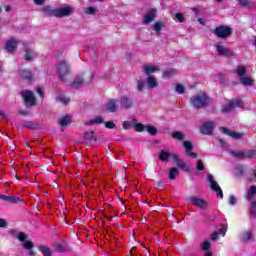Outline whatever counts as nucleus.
<instances>
[{
	"label": "nucleus",
	"mask_w": 256,
	"mask_h": 256,
	"mask_svg": "<svg viewBox=\"0 0 256 256\" xmlns=\"http://www.w3.org/2000/svg\"><path fill=\"white\" fill-rule=\"evenodd\" d=\"M56 71L60 81H62V83H68V76L71 75V63L67 60H61L57 63Z\"/></svg>",
	"instance_id": "1"
},
{
	"label": "nucleus",
	"mask_w": 256,
	"mask_h": 256,
	"mask_svg": "<svg viewBox=\"0 0 256 256\" xmlns=\"http://www.w3.org/2000/svg\"><path fill=\"white\" fill-rule=\"evenodd\" d=\"M190 101L195 109H203V107L209 105L211 98L207 95V92H202L192 96Z\"/></svg>",
	"instance_id": "2"
},
{
	"label": "nucleus",
	"mask_w": 256,
	"mask_h": 256,
	"mask_svg": "<svg viewBox=\"0 0 256 256\" xmlns=\"http://www.w3.org/2000/svg\"><path fill=\"white\" fill-rule=\"evenodd\" d=\"M85 74L78 75L75 77L74 81L70 83V86L73 89H81L85 83H91L93 81V78L95 77V74L89 72L88 78L85 79Z\"/></svg>",
	"instance_id": "3"
},
{
	"label": "nucleus",
	"mask_w": 256,
	"mask_h": 256,
	"mask_svg": "<svg viewBox=\"0 0 256 256\" xmlns=\"http://www.w3.org/2000/svg\"><path fill=\"white\" fill-rule=\"evenodd\" d=\"M212 33L215 37H218V39H227V37H231V35H233V28L227 25H220L212 29Z\"/></svg>",
	"instance_id": "4"
},
{
	"label": "nucleus",
	"mask_w": 256,
	"mask_h": 256,
	"mask_svg": "<svg viewBox=\"0 0 256 256\" xmlns=\"http://www.w3.org/2000/svg\"><path fill=\"white\" fill-rule=\"evenodd\" d=\"M239 108L241 109V107H243V101L239 98L230 100L226 105H224L221 109L222 113H229L231 111H233V109L235 108Z\"/></svg>",
	"instance_id": "5"
},
{
	"label": "nucleus",
	"mask_w": 256,
	"mask_h": 256,
	"mask_svg": "<svg viewBox=\"0 0 256 256\" xmlns=\"http://www.w3.org/2000/svg\"><path fill=\"white\" fill-rule=\"evenodd\" d=\"M22 98L24 99L26 107H35V105H37V98L33 94V91L26 90L22 92Z\"/></svg>",
	"instance_id": "6"
},
{
	"label": "nucleus",
	"mask_w": 256,
	"mask_h": 256,
	"mask_svg": "<svg viewBox=\"0 0 256 256\" xmlns=\"http://www.w3.org/2000/svg\"><path fill=\"white\" fill-rule=\"evenodd\" d=\"M231 155L236 159H256V150L232 151Z\"/></svg>",
	"instance_id": "7"
},
{
	"label": "nucleus",
	"mask_w": 256,
	"mask_h": 256,
	"mask_svg": "<svg viewBox=\"0 0 256 256\" xmlns=\"http://www.w3.org/2000/svg\"><path fill=\"white\" fill-rule=\"evenodd\" d=\"M216 51L218 53V55H220L221 57H226V58H230V57H235V52H233L231 49L225 47L223 45V43L219 42L216 46Z\"/></svg>",
	"instance_id": "8"
},
{
	"label": "nucleus",
	"mask_w": 256,
	"mask_h": 256,
	"mask_svg": "<svg viewBox=\"0 0 256 256\" xmlns=\"http://www.w3.org/2000/svg\"><path fill=\"white\" fill-rule=\"evenodd\" d=\"M187 200L189 201V203H192V205H194V207H197L198 209H207V201H205V199L203 198L189 196Z\"/></svg>",
	"instance_id": "9"
},
{
	"label": "nucleus",
	"mask_w": 256,
	"mask_h": 256,
	"mask_svg": "<svg viewBox=\"0 0 256 256\" xmlns=\"http://www.w3.org/2000/svg\"><path fill=\"white\" fill-rule=\"evenodd\" d=\"M71 15H73V8L71 6L57 8V19H63V17H69Z\"/></svg>",
	"instance_id": "10"
},
{
	"label": "nucleus",
	"mask_w": 256,
	"mask_h": 256,
	"mask_svg": "<svg viewBox=\"0 0 256 256\" xmlns=\"http://www.w3.org/2000/svg\"><path fill=\"white\" fill-rule=\"evenodd\" d=\"M216 127L215 122H204L200 128V133H202V135H211L213 133V129H216Z\"/></svg>",
	"instance_id": "11"
},
{
	"label": "nucleus",
	"mask_w": 256,
	"mask_h": 256,
	"mask_svg": "<svg viewBox=\"0 0 256 256\" xmlns=\"http://www.w3.org/2000/svg\"><path fill=\"white\" fill-rule=\"evenodd\" d=\"M4 49L6 53L13 55V53L17 51V39L10 38L9 40H7Z\"/></svg>",
	"instance_id": "12"
},
{
	"label": "nucleus",
	"mask_w": 256,
	"mask_h": 256,
	"mask_svg": "<svg viewBox=\"0 0 256 256\" xmlns=\"http://www.w3.org/2000/svg\"><path fill=\"white\" fill-rule=\"evenodd\" d=\"M106 111L108 113H115L117 109H119V99L117 98H112L110 99L105 106Z\"/></svg>",
	"instance_id": "13"
},
{
	"label": "nucleus",
	"mask_w": 256,
	"mask_h": 256,
	"mask_svg": "<svg viewBox=\"0 0 256 256\" xmlns=\"http://www.w3.org/2000/svg\"><path fill=\"white\" fill-rule=\"evenodd\" d=\"M120 103L123 109H133V107H135V101L127 95L120 97Z\"/></svg>",
	"instance_id": "14"
},
{
	"label": "nucleus",
	"mask_w": 256,
	"mask_h": 256,
	"mask_svg": "<svg viewBox=\"0 0 256 256\" xmlns=\"http://www.w3.org/2000/svg\"><path fill=\"white\" fill-rule=\"evenodd\" d=\"M23 50L25 52L24 59L25 61H33V55H35V51L29 47V43L23 42Z\"/></svg>",
	"instance_id": "15"
},
{
	"label": "nucleus",
	"mask_w": 256,
	"mask_h": 256,
	"mask_svg": "<svg viewBox=\"0 0 256 256\" xmlns=\"http://www.w3.org/2000/svg\"><path fill=\"white\" fill-rule=\"evenodd\" d=\"M1 201H6L7 203H12L13 205L21 203L23 199L15 196H7L5 194H0Z\"/></svg>",
	"instance_id": "16"
},
{
	"label": "nucleus",
	"mask_w": 256,
	"mask_h": 256,
	"mask_svg": "<svg viewBox=\"0 0 256 256\" xmlns=\"http://www.w3.org/2000/svg\"><path fill=\"white\" fill-rule=\"evenodd\" d=\"M173 161H175L177 167H179V169H182V171H189V168L187 167V164H185V162H183V160H181V158H179V156L177 154H174L172 156Z\"/></svg>",
	"instance_id": "17"
},
{
	"label": "nucleus",
	"mask_w": 256,
	"mask_h": 256,
	"mask_svg": "<svg viewBox=\"0 0 256 256\" xmlns=\"http://www.w3.org/2000/svg\"><path fill=\"white\" fill-rule=\"evenodd\" d=\"M157 15V10L155 8L150 9L149 13L144 16V23L149 25V23L153 22Z\"/></svg>",
	"instance_id": "18"
},
{
	"label": "nucleus",
	"mask_w": 256,
	"mask_h": 256,
	"mask_svg": "<svg viewBox=\"0 0 256 256\" xmlns=\"http://www.w3.org/2000/svg\"><path fill=\"white\" fill-rule=\"evenodd\" d=\"M222 133H225V135L232 137V139H241L243 137V134L229 130L228 128L225 127L222 128Z\"/></svg>",
	"instance_id": "19"
},
{
	"label": "nucleus",
	"mask_w": 256,
	"mask_h": 256,
	"mask_svg": "<svg viewBox=\"0 0 256 256\" xmlns=\"http://www.w3.org/2000/svg\"><path fill=\"white\" fill-rule=\"evenodd\" d=\"M174 155H175L174 153L167 152L165 150H161L160 154H159V159H160V161L167 163V161H169V159H173Z\"/></svg>",
	"instance_id": "20"
},
{
	"label": "nucleus",
	"mask_w": 256,
	"mask_h": 256,
	"mask_svg": "<svg viewBox=\"0 0 256 256\" xmlns=\"http://www.w3.org/2000/svg\"><path fill=\"white\" fill-rule=\"evenodd\" d=\"M102 123H105V120H103V116H96L94 119L88 120L85 125L91 127V125H102Z\"/></svg>",
	"instance_id": "21"
},
{
	"label": "nucleus",
	"mask_w": 256,
	"mask_h": 256,
	"mask_svg": "<svg viewBox=\"0 0 256 256\" xmlns=\"http://www.w3.org/2000/svg\"><path fill=\"white\" fill-rule=\"evenodd\" d=\"M207 180H208L209 183H210V189H211L212 191H217L218 189H221V186H219V183H217V181H215V180L213 179L212 174H208Z\"/></svg>",
	"instance_id": "22"
},
{
	"label": "nucleus",
	"mask_w": 256,
	"mask_h": 256,
	"mask_svg": "<svg viewBox=\"0 0 256 256\" xmlns=\"http://www.w3.org/2000/svg\"><path fill=\"white\" fill-rule=\"evenodd\" d=\"M43 13H45L48 17H56L57 18V8L53 9L51 6H45L43 8Z\"/></svg>",
	"instance_id": "23"
},
{
	"label": "nucleus",
	"mask_w": 256,
	"mask_h": 256,
	"mask_svg": "<svg viewBox=\"0 0 256 256\" xmlns=\"http://www.w3.org/2000/svg\"><path fill=\"white\" fill-rule=\"evenodd\" d=\"M255 239V235H253V232L252 231H245L243 234H242V240L245 242V243H249L251 241H254Z\"/></svg>",
	"instance_id": "24"
},
{
	"label": "nucleus",
	"mask_w": 256,
	"mask_h": 256,
	"mask_svg": "<svg viewBox=\"0 0 256 256\" xmlns=\"http://www.w3.org/2000/svg\"><path fill=\"white\" fill-rule=\"evenodd\" d=\"M147 85L149 89H155V87H159V83L157 82L155 76H148Z\"/></svg>",
	"instance_id": "25"
},
{
	"label": "nucleus",
	"mask_w": 256,
	"mask_h": 256,
	"mask_svg": "<svg viewBox=\"0 0 256 256\" xmlns=\"http://www.w3.org/2000/svg\"><path fill=\"white\" fill-rule=\"evenodd\" d=\"M24 249H28L29 251V255L30 256H35L37 255V253L35 251H33V249H35V244L32 241H25L24 243Z\"/></svg>",
	"instance_id": "26"
},
{
	"label": "nucleus",
	"mask_w": 256,
	"mask_h": 256,
	"mask_svg": "<svg viewBox=\"0 0 256 256\" xmlns=\"http://www.w3.org/2000/svg\"><path fill=\"white\" fill-rule=\"evenodd\" d=\"M240 82L242 83V85H244V87H253V83H255V80H253V78L251 77H241L240 78Z\"/></svg>",
	"instance_id": "27"
},
{
	"label": "nucleus",
	"mask_w": 256,
	"mask_h": 256,
	"mask_svg": "<svg viewBox=\"0 0 256 256\" xmlns=\"http://www.w3.org/2000/svg\"><path fill=\"white\" fill-rule=\"evenodd\" d=\"M21 77L22 79H24V81H33L35 76L33 75V72L29 70H23L21 73Z\"/></svg>",
	"instance_id": "28"
},
{
	"label": "nucleus",
	"mask_w": 256,
	"mask_h": 256,
	"mask_svg": "<svg viewBox=\"0 0 256 256\" xmlns=\"http://www.w3.org/2000/svg\"><path fill=\"white\" fill-rule=\"evenodd\" d=\"M58 123L61 127H67V125H70L71 123V115L67 114L66 116H63L59 119Z\"/></svg>",
	"instance_id": "29"
},
{
	"label": "nucleus",
	"mask_w": 256,
	"mask_h": 256,
	"mask_svg": "<svg viewBox=\"0 0 256 256\" xmlns=\"http://www.w3.org/2000/svg\"><path fill=\"white\" fill-rule=\"evenodd\" d=\"M83 137L87 141H94V142L97 141V137H95V131L93 130L84 132Z\"/></svg>",
	"instance_id": "30"
},
{
	"label": "nucleus",
	"mask_w": 256,
	"mask_h": 256,
	"mask_svg": "<svg viewBox=\"0 0 256 256\" xmlns=\"http://www.w3.org/2000/svg\"><path fill=\"white\" fill-rule=\"evenodd\" d=\"M39 251L42 253L44 256H53V252H51V248L47 247L45 245H41L38 247Z\"/></svg>",
	"instance_id": "31"
},
{
	"label": "nucleus",
	"mask_w": 256,
	"mask_h": 256,
	"mask_svg": "<svg viewBox=\"0 0 256 256\" xmlns=\"http://www.w3.org/2000/svg\"><path fill=\"white\" fill-rule=\"evenodd\" d=\"M152 29L156 33H161V29H165V24L163 23V21L159 20L154 23V25L152 26Z\"/></svg>",
	"instance_id": "32"
},
{
	"label": "nucleus",
	"mask_w": 256,
	"mask_h": 256,
	"mask_svg": "<svg viewBox=\"0 0 256 256\" xmlns=\"http://www.w3.org/2000/svg\"><path fill=\"white\" fill-rule=\"evenodd\" d=\"M171 137L177 141H183V139H185V134L181 131H174L171 133Z\"/></svg>",
	"instance_id": "33"
},
{
	"label": "nucleus",
	"mask_w": 256,
	"mask_h": 256,
	"mask_svg": "<svg viewBox=\"0 0 256 256\" xmlns=\"http://www.w3.org/2000/svg\"><path fill=\"white\" fill-rule=\"evenodd\" d=\"M144 71L148 77H151V73H155V71H159L158 66H145Z\"/></svg>",
	"instance_id": "34"
},
{
	"label": "nucleus",
	"mask_w": 256,
	"mask_h": 256,
	"mask_svg": "<svg viewBox=\"0 0 256 256\" xmlns=\"http://www.w3.org/2000/svg\"><path fill=\"white\" fill-rule=\"evenodd\" d=\"M183 147L186 149V155L191 153L195 147L193 146V143L191 141H184L183 142Z\"/></svg>",
	"instance_id": "35"
},
{
	"label": "nucleus",
	"mask_w": 256,
	"mask_h": 256,
	"mask_svg": "<svg viewBox=\"0 0 256 256\" xmlns=\"http://www.w3.org/2000/svg\"><path fill=\"white\" fill-rule=\"evenodd\" d=\"M256 195V186H251L249 189H248V192H247V195H246V199L248 201H251V199H253V196Z\"/></svg>",
	"instance_id": "36"
},
{
	"label": "nucleus",
	"mask_w": 256,
	"mask_h": 256,
	"mask_svg": "<svg viewBox=\"0 0 256 256\" xmlns=\"http://www.w3.org/2000/svg\"><path fill=\"white\" fill-rule=\"evenodd\" d=\"M146 127H147V125H145V124L137 123V124H135L134 129L137 133H143L146 131Z\"/></svg>",
	"instance_id": "37"
},
{
	"label": "nucleus",
	"mask_w": 256,
	"mask_h": 256,
	"mask_svg": "<svg viewBox=\"0 0 256 256\" xmlns=\"http://www.w3.org/2000/svg\"><path fill=\"white\" fill-rule=\"evenodd\" d=\"M175 75V69H170L162 73L164 79H171Z\"/></svg>",
	"instance_id": "38"
},
{
	"label": "nucleus",
	"mask_w": 256,
	"mask_h": 256,
	"mask_svg": "<svg viewBox=\"0 0 256 256\" xmlns=\"http://www.w3.org/2000/svg\"><path fill=\"white\" fill-rule=\"evenodd\" d=\"M175 91H176V93H179V95H183V93H185V91H187V88L181 84H176Z\"/></svg>",
	"instance_id": "39"
},
{
	"label": "nucleus",
	"mask_w": 256,
	"mask_h": 256,
	"mask_svg": "<svg viewBox=\"0 0 256 256\" xmlns=\"http://www.w3.org/2000/svg\"><path fill=\"white\" fill-rule=\"evenodd\" d=\"M250 217H252L253 219H255V217H256V200L251 203Z\"/></svg>",
	"instance_id": "40"
},
{
	"label": "nucleus",
	"mask_w": 256,
	"mask_h": 256,
	"mask_svg": "<svg viewBox=\"0 0 256 256\" xmlns=\"http://www.w3.org/2000/svg\"><path fill=\"white\" fill-rule=\"evenodd\" d=\"M97 8L90 6L84 9V13H86V15H95V13H97Z\"/></svg>",
	"instance_id": "41"
},
{
	"label": "nucleus",
	"mask_w": 256,
	"mask_h": 256,
	"mask_svg": "<svg viewBox=\"0 0 256 256\" xmlns=\"http://www.w3.org/2000/svg\"><path fill=\"white\" fill-rule=\"evenodd\" d=\"M24 129H37V124L33 123L32 121H28L22 125Z\"/></svg>",
	"instance_id": "42"
},
{
	"label": "nucleus",
	"mask_w": 256,
	"mask_h": 256,
	"mask_svg": "<svg viewBox=\"0 0 256 256\" xmlns=\"http://www.w3.org/2000/svg\"><path fill=\"white\" fill-rule=\"evenodd\" d=\"M178 174L179 170L177 168H171L169 173V179L173 181V179H175V177H177Z\"/></svg>",
	"instance_id": "43"
},
{
	"label": "nucleus",
	"mask_w": 256,
	"mask_h": 256,
	"mask_svg": "<svg viewBox=\"0 0 256 256\" xmlns=\"http://www.w3.org/2000/svg\"><path fill=\"white\" fill-rule=\"evenodd\" d=\"M145 131H147V133H150V135H157V129L155 128V126L146 125Z\"/></svg>",
	"instance_id": "44"
},
{
	"label": "nucleus",
	"mask_w": 256,
	"mask_h": 256,
	"mask_svg": "<svg viewBox=\"0 0 256 256\" xmlns=\"http://www.w3.org/2000/svg\"><path fill=\"white\" fill-rule=\"evenodd\" d=\"M54 247H55L56 251H58V253H65L67 251V248H65V246H63L60 243L54 244Z\"/></svg>",
	"instance_id": "45"
},
{
	"label": "nucleus",
	"mask_w": 256,
	"mask_h": 256,
	"mask_svg": "<svg viewBox=\"0 0 256 256\" xmlns=\"http://www.w3.org/2000/svg\"><path fill=\"white\" fill-rule=\"evenodd\" d=\"M202 251H211V242L210 241H204L201 246Z\"/></svg>",
	"instance_id": "46"
},
{
	"label": "nucleus",
	"mask_w": 256,
	"mask_h": 256,
	"mask_svg": "<svg viewBox=\"0 0 256 256\" xmlns=\"http://www.w3.org/2000/svg\"><path fill=\"white\" fill-rule=\"evenodd\" d=\"M237 73H238V76L241 79V77H245V73H247V70L245 69L244 66H238Z\"/></svg>",
	"instance_id": "47"
},
{
	"label": "nucleus",
	"mask_w": 256,
	"mask_h": 256,
	"mask_svg": "<svg viewBox=\"0 0 256 256\" xmlns=\"http://www.w3.org/2000/svg\"><path fill=\"white\" fill-rule=\"evenodd\" d=\"M144 88H145V81L143 79H139L136 85L137 91H143Z\"/></svg>",
	"instance_id": "48"
},
{
	"label": "nucleus",
	"mask_w": 256,
	"mask_h": 256,
	"mask_svg": "<svg viewBox=\"0 0 256 256\" xmlns=\"http://www.w3.org/2000/svg\"><path fill=\"white\" fill-rule=\"evenodd\" d=\"M17 239H18V241L25 243V241H27V234H25V232H19L17 235Z\"/></svg>",
	"instance_id": "49"
},
{
	"label": "nucleus",
	"mask_w": 256,
	"mask_h": 256,
	"mask_svg": "<svg viewBox=\"0 0 256 256\" xmlns=\"http://www.w3.org/2000/svg\"><path fill=\"white\" fill-rule=\"evenodd\" d=\"M197 171H205V165H203V160H198L196 163Z\"/></svg>",
	"instance_id": "50"
},
{
	"label": "nucleus",
	"mask_w": 256,
	"mask_h": 256,
	"mask_svg": "<svg viewBox=\"0 0 256 256\" xmlns=\"http://www.w3.org/2000/svg\"><path fill=\"white\" fill-rule=\"evenodd\" d=\"M104 126L106 127V129H115V122L113 121L104 122Z\"/></svg>",
	"instance_id": "51"
},
{
	"label": "nucleus",
	"mask_w": 256,
	"mask_h": 256,
	"mask_svg": "<svg viewBox=\"0 0 256 256\" xmlns=\"http://www.w3.org/2000/svg\"><path fill=\"white\" fill-rule=\"evenodd\" d=\"M175 18L177 19V21H179V23H183L185 21V17L182 13H176Z\"/></svg>",
	"instance_id": "52"
},
{
	"label": "nucleus",
	"mask_w": 256,
	"mask_h": 256,
	"mask_svg": "<svg viewBox=\"0 0 256 256\" xmlns=\"http://www.w3.org/2000/svg\"><path fill=\"white\" fill-rule=\"evenodd\" d=\"M7 220L6 219H3V218H0V227L2 229H7Z\"/></svg>",
	"instance_id": "53"
},
{
	"label": "nucleus",
	"mask_w": 256,
	"mask_h": 256,
	"mask_svg": "<svg viewBox=\"0 0 256 256\" xmlns=\"http://www.w3.org/2000/svg\"><path fill=\"white\" fill-rule=\"evenodd\" d=\"M60 101H61V103H64V105H67L68 103L71 102V98H69V97H61Z\"/></svg>",
	"instance_id": "54"
},
{
	"label": "nucleus",
	"mask_w": 256,
	"mask_h": 256,
	"mask_svg": "<svg viewBox=\"0 0 256 256\" xmlns=\"http://www.w3.org/2000/svg\"><path fill=\"white\" fill-rule=\"evenodd\" d=\"M37 93L40 95L42 99H45V92L43 91V88L39 87L37 88Z\"/></svg>",
	"instance_id": "55"
},
{
	"label": "nucleus",
	"mask_w": 256,
	"mask_h": 256,
	"mask_svg": "<svg viewBox=\"0 0 256 256\" xmlns=\"http://www.w3.org/2000/svg\"><path fill=\"white\" fill-rule=\"evenodd\" d=\"M235 203H237V198H235V196L231 195L229 197V204L230 205H235Z\"/></svg>",
	"instance_id": "56"
},
{
	"label": "nucleus",
	"mask_w": 256,
	"mask_h": 256,
	"mask_svg": "<svg viewBox=\"0 0 256 256\" xmlns=\"http://www.w3.org/2000/svg\"><path fill=\"white\" fill-rule=\"evenodd\" d=\"M239 3L241 7H248L249 6V0H239Z\"/></svg>",
	"instance_id": "57"
},
{
	"label": "nucleus",
	"mask_w": 256,
	"mask_h": 256,
	"mask_svg": "<svg viewBox=\"0 0 256 256\" xmlns=\"http://www.w3.org/2000/svg\"><path fill=\"white\" fill-rule=\"evenodd\" d=\"M238 175L239 177H243V175H245V168H243V166L238 168Z\"/></svg>",
	"instance_id": "58"
},
{
	"label": "nucleus",
	"mask_w": 256,
	"mask_h": 256,
	"mask_svg": "<svg viewBox=\"0 0 256 256\" xmlns=\"http://www.w3.org/2000/svg\"><path fill=\"white\" fill-rule=\"evenodd\" d=\"M211 239L212 241H217V239H219V233L213 232L211 235Z\"/></svg>",
	"instance_id": "59"
},
{
	"label": "nucleus",
	"mask_w": 256,
	"mask_h": 256,
	"mask_svg": "<svg viewBox=\"0 0 256 256\" xmlns=\"http://www.w3.org/2000/svg\"><path fill=\"white\" fill-rule=\"evenodd\" d=\"M189 157H192V159H197V157H199V154L195 153V152H189L187 154Z\"/></svg>",
	"instance_id": "60"
},
{
	"label": "nucleus",
	"mask_w": 256,
	"mask_h": 256,
	"mask_svg": "<svg viewBox=\"0 0 256 256\" xmlns=\"http://www.w3.org/2000/svg\"><path fill=\"white\" fill-rule=\"evenodd\" d=\"M216 193H217V197H220V199H223V190L221 188L216 190Z\"/></svg>",
	"instance_id": "61"
},
{
	"label": "nucleus",
	"mask_w": 256,
	"mask_h": 256,
	"mask_svg": "<svg viewBox=\"0 0 256 256\" xmlns=\"http://www.w3.org/2000/svg\"><path fill=\"white\" fill-rule=\"evenodd\" d=\"M131 127V122L129 121H124L123 122V129H129Z\"/></svg>",
	"instance_id": "62"
},
{
	"label": "nucleus",
	"mask_w": 256,
	"mask_h": 256,
	"mask_svg": "<svg viewBox=\"0 0 256 256\" xmlns=\"http://www.w3.org/2000/svg\"><path fill=\"white\" fill-rule=\"evenodd\" d=\"M18 113H19V115H22L24 117L30 115L29 111H26V110H20Z\"/></svg>",
	"instance_id": "63"
},
{
	"label": "nucleus",
	"mask_w": 256,
	"mask_h": 256,
	"mask_svg": "<svg viewBox=\"0 0 256 256\" xmlns=\"http://www.w3.org/2000/svg\"><path fill=\"white\" fill-rule=\"evenodd\" d=\"M35 5H45V0H34Z\"/></svg>",
	"instance_id": "64"
}]
</instances>
